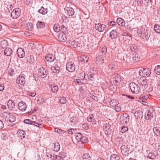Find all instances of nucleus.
Returning a JSON list of instances; mask_svg holds the SVG:
<instances>
[{"instance_id":"nucleus-1","label":"nucleus","mask_w":160,"mask_h":160,"mask_svg":"<svg viewBox=\"0 0 160 160\" xmlns=\"http://www.w3.org/2000/svg\"><path fill=\"white\" fill-rule=\"evenodd\" d=\"M4 118L7 122H13L16 120L15 117L11 113L8 112H4L3 113Z\"/></svg>"},{"instance_id":"nucleus-2","label":"nucleus","mask_w":160,"mask_h":160,"mask_svg":"<svg viewBox=\"0 0 160 160\" xmlns=\"http://www.w3.org/2000/svg\"><path fill=\"white\" fill-rule=\"evenodd\" d=\"M151 73V70L148 68H143L142 70L141 69L139 71V74L143 77H148Z\"/></svg>"},{"instance_id":"nucleus-3","label":"nucleus","mask_w":160,"mask_h":160,"mask_svg":"<svg viewBox=\"0 0 160 160\" xmlns=\"http://www.w3.org/2000/svg\"><path fill=\"white\" fill-rule=\"evenodd\" d=\"M53 28L54 31L57 32H59L60 31L66 32L67 31V28H65L64 26L62 25L60 26L58 24H56L54 25Z\"/></svg>"},{"instance_id":"nucleus-4","label":"nucleus","mask_w":160,"mask_h":160,"mask_svg":"<svg viewBox=\"0 0 160 160\" xmlns=\"http://www.w3.org/2000/svg\"><path fill=\"white\" fill-rule=\"evenodd\" d=\"M38 77L43 78L47 76L48 71L45 70V68L41 67L38 69Z\"/></svg>"},{"instance_id":"nucleus-5","label":"nucleus","mask_w":160,"mask_h":160,"mask_svg":"<svg viewBox=\"0 0 160 160\" xmlns=\"http://www.w3.org/2000/svg\"><path fill=\"white\" fill-rule=\"evenodd\" d=\"M21 14V10L19 8L14 9L11 13V17L13 19L18 18Z\"/></svg>"},{"instance_id":"nucleus-6","label":"nucleus","mask_w":160,"mask_h":160,"mask_svg":"<svg viewBox=\"0 0 160 160\" xmlns=\"http://www.w3.org/2000/svg\"><path fill=\"white\" fill-rule=\"evenodd\" d=\"M120 31L119 28H117L115 30H112L110 33V37L112 39L116 38L118 37V34L119 33V31Z\"/></svg>"},{"instance_id":"nucleus-7","label":"nucleus","mask_w":160,"mask_h":160,"mask_svg":"<svg viewBox=\"0 0 160 160\" xmlns=\"http://www.w3.org/2000/svg\"><path fill=\"white\" fill-rule=\"evenodd\" d=\"M95 28L98 31L102 32L105 30L106 26L105 25L98 23L95 24Z\"/></svg>"},{"instance_id":"nucleus-8","label":"nucleus","mask_w":160,"mask_h":160,"mask_svg":"<svg viewBox=\"0 0 160 160\" xmlns=\"http://www.w3.org/2000/svg\"><path fill=\"white\" fill-rule=\"evenodd\" d=\"M25 77L26 76L23 75L22 74L18 77L16 79L17 83L23 86L26 82Z\"/></svg>"},{"instance_id":"nucleus-9","label":"nucleus","mask_w":160,"mask_h":160,"mask_svg":"<svg viewBox=\"0 0 160 160\" xmlns=\"http://www.w3.org/2000/svg\"><path fill=\"white\" fill-rule=\"evenodd\" d=\"M66 69L69 72H72L75 70V66L73 63L68 62L66 65Z\"/></svg>"},{"instance_id":"nucleus-10","label":"nucleus","mask_w":160,"mask_h":160,"mask_svg":"<svg viewBox=\"0 0 160 160\" xmlns=\"http://www.w3.org/2000/svg\"><path fill=\"white\" fill-rule=\"evenodd\" d=\"M18 108L21 111H24L26 110L27 105L26 103L23 101H21L18 103Z\"/></svg>"},{"instance_id":"nucleus-11","label":"nucleus","mask_w":160,"mask_h":160,"mask_svg":"<svg viewBox=\"0 0 160 160\" xmlns=\"http://www.w3.org/2000/svg\"><path fill=\"white\" fill-rule=\"evenodd\" d=\"M58 38L59 41L62 42H65L67 40L66 35L64 32H62L58 34Z\"/></svg>"},{"instance_id":"nucleus-12","label":"nucleus","mask_w":160,"mask_h":160,"mask_svg":"<svg viewBox=\"0 0 160 160\" xmlns=\"http://www.w3.org/2000/svg\"><path fill=\"white\" fill-rule=\"evenodd\" d=\"M46 60L50 62H53L55 59V55L52 54H47L45 57Z\"/></svg>"},{"instance_id":"nucleus-13","label":"nucleus","mask_w":160,"mask_h":160,"mask_svg":"<svg viewBox=\"0 0 160 160\" xmlns=\"http://www.w3.org/2000/svg\"><path fill=\"white\" fill-rule=\"evenodd\" d=\"M128 115L127 113L124 114L122 118H120L121 122L124 124L127 123L129 121Z\"/></svg>"},{"instance_id":"nucleus-14","label":"nucleus","mask_w":160,"mask_h":160,"mask_svg":"<svg viewBox=\"0 0 160 160\" xmlns=\"http://www.w3.org/2000/svg\"><path fill=\"white\" fill-rule=\"evenodd\" d=\"M65 13L69 16H72L74 13V11L73 8L71 7H67L66 8Z\"/></svg>"},{"instance_id":"nucleus-15","label":"nucleus","mask_w":160,"mask_h":160,"mask_svg":"<svg viewBox=\"0 0 160 160\" xmlns=\"http://www.w3.org/2000/svg\"><path fill=\"white\" fill-rule=\"evenodd\" d=\"M17 54L20 58H22L25 56V52L23 49L21 48H18L17 50Z\"/></svg>"},{"instance_id":"nucleus-16","label":"nucleus","mask_w":160,"mask_h":160,"mask_svg":"<svg viewBox=\"0 0 160 160\" xmlns=\"http://www.w3.org/2000/svg\"><path fill=\"white\" fill-rule=\"evenodd\" d=\"M87 78L88 77V74L86 75L84 72H82L79 75L78 77L81 79V80H82L84 82H87Z\"/></svg>"},{"instance_id":"nucleus-17","label":"nucleus","mask_w":160,"mask_h":160,"mask_svg":"<svg viewBox=\"0 0 160 160\" xmlns=\"http://www.w3.org/2000/svg\"><path fill=\"white\" fill-rule=\"evenodd\" d=\"M134 114L135 118L137 119L142 118L143 116V112L140 111H136Z\"/></svg>"},{"instance_id":"nucleus-18","label":"nucleus","mask_w":160,"mask_h":160,"mask_svg":"<svg viewBox=\"0 0 160 160\" xmlns=\"http://www.w3.org/2000/svg\"><path fill=\"white\" fill-rule=\"evenodd\" d=\"M7 105L8 108L10 110H12L15 108V103L12 100H9L8 101Z\"/></svg>"},{"instance_id":"nucleus-19","label":"nucleus","mask_w":160,"mask_h":160,"mask_svg":"<svg viewBox=\"0 0 160 160\" xmlns=\"http://www.w3.org/2000/svg\"><path fill=\"white\" fill-rule=\"evenodd\" d=\"M149 34L150 33H149ZM149 34H149V31H148V29H147L146 30H145V29H144L143 35L141 37L143 38V39H145L146 40H148V36L149 37L150 36Z\"/></svg>"},{"instance_id":"nucleus-20","label":"nucleus","mask_w":160,"mask_h":160,"mask_svg":"<svg viewBox=\"0 0 160 160\" xmlns=\"http://www.w3.org/2000/svg\"><path fill=\"white\" fill-rule=\"evenodd\" d=\"M50 158L52 160H64L62 157H60L59 155H53L52 156L50 154Z\"/></svg>"},{"instance_id":"nucleus-21","label":"nucleus","mask_w":160,"mask_h":160,"mask_svg":"<svg viewBox=\"0 0 160 160\" xmlns=\"http://www.w3.org/2000/svg\"><path fill=\"white\" fill-rule=\"evenodd\" d=\"M129 47L131 51L132 52H134V53L136 52L138 49V47L135 44H132L130 45Z\"/></svg>"},{"instance_id":"nucleus-22","label":"nucleus","mask_w":160,"mask_h":160,"mask_svg":"<svg viewBox=\"0 0 160 160\" xmlns=\"http://www.w3.org/2000/svg\"><path fill=\"white\" fill-rule=\"evenodd\" d=\"M48 12V9L47 8H44L43 6H42L40 9H39L38 12L42 14V15H45Z\"/></svg>"},{"instance_id":"nucleus-23","label":"nucleus","mask_w":160,"mask_h":160,"mask_svg":"<svg viewBox=\"0 0 160 160\" xmlns=\"http://www.w3.org/2000/svg\"><path fill=\"white\" fill-rule=\"evenodd\" d=\"M36 26L38 29H42L45 27V24L44 22L38 21L37 23Z\"/></svg>"},{"instance_id":"nucleus-24","label":"nucleus","mask_w":160,"mask_h":160,"mask_svg":"<svg viewBox=\"0 0 160 160\" xmlns=\"http://www.w3.org/2000/svg\"><path fill=\"white\" fill-rule=\"evenodd\" d=\"M12 52V50L10 48H7L4 50V54L7 56H9Z\"/></svg>"},{"instance_id":"nucleus-25","label":"nucleus","mask_w":160,"mask_h":160,"mask_svg":"<svg viewBox=\"0 0 160 160\" xmlns=\"http://www.w3.org/2000/svg\"><path fill=\"white\" fill-rule=\"evenodd\" d=\"M129 85L130 90H137L138 89V86L135 83L131 82Z\"/></svg>"},{"instance_id":"nucleus-26","label":"nucleus","mask_w":160,"mask_h":160,"mask_svg":"<svg viewBox=\"0 0 160 160\" xmlns=\"http://www.w3.org/2000/svg\"><path fill=\"white\" fill-rule=\"evenodd\" d=\"M78 42H76L74 40H70L69 42V43L71 46L74 48H77Z\"/></svg>"},{"instance_id":"nucleus-27","label":"nucleus","mask_w":160,"mask_h":160,"mask_svg":"<svg viewBox=\"0 0 160 160\" xmlns=\"http://www.w3.org/2000/svg\"><path fill=\"white\" fill-rule=\"evenodd\" d=\"M117 22L118 25L119 26H124L125 25V21L123 19L120 18H118L117 19Z\"/></svg>"},{"instance_id":"nucleus-28","label":"nucleus","mask_w":160,"mask_h":160,"mask_svg":"<svg viewBox=\"0 0 160 160\" xmlns=\"http://www.w3.org/2000/svg\"><path fill=\"white\" fill-rule=\"evenodd\" d=\"M79 130L78 129L75 128H71L68 129L67 130V131L68 132V133L71 135H72L75 133H76Z\"/></svg>"},{"instance_id":"nucleus-29","label":"nucleus","mask_w":160,"mask_h":160,"mask_svg":"<svg viewBox=\"0 0 160 160\" xmlns=\"http://www.w3.org/2000/svg\"><path fill=\"white\" fill-rule=\"evenodd\" d=\"M118 101L115 99L112 100L109 102L110 105L112 107H114L116 106V105H118Z\"/></svg>"},{"instance_id":"nucleus-30","label":"nucleus","mask_w":160,"mask_h":160,"mask_svg":"<svg viewBox=\"0 0 160 160\" xmlns=\"http://www.w3.org/2000/svg\"><path fill=\"white\" fill-rule=\"evenodd\" d=\"M153 114L151 112V111H150L149 110L147 113V114L145 115V118L146 120H150L151 117H152Z\"/></svg>"},{"instance_id":"nucleus-31","label":"nucleus","mask_w":160,"mask_h":160,"mask_svg":"<svg viewBox=\"0 0 160 160\" xmlns=\"http://www.w3.org/2000/svg\"><path fill=\"white\" fill-rule=\"evenodd\" d=\"M104 60V58L103 55H99L96 57V60L98 62V64L102 63Z\"/></svg>"},{"instance_id":"nucleus-32","label":"nucleus","mask_w":160,"mask_h":160,"mask_svg":"<svg viewBox=\"0 0 160 160\" xmlns=\"http://www.w3.org/2000/svg\"><path fill=\"white\" fill-rule=\"evenodd\" d=\"M18 133L19 137H21V139H22V138H24L25 137L26 135L25 131L22 130H19L18 131Z\"/></svg>"},{"instance_id":"nucleus-33","label":"nucleus","mask_w":160,"mask_h":160,"mask_svg":"<svg viewBox=\"0 0 160 160\" xmlns=\"http://www.w3.org/2000/svg\"><path fill=\"white\" fill-rule=\"evenodd\" d=\"M26 28L30 31H32L34 28L33 25L32 23L28 22L26 25Z\"/></svg>"},{"instance_id":"nucleus-34","label":"nucleus","mask_w":160,"mask_h":160,"mask_svg":"<svg viewBox=\"0 0 160 160\" xmlns=\"http://www.w3.org/2000/svg\"><path fill=\"white\" fill-rule=\"evenodd\" d=\"M54 151L56 152H58L59 151L60 149V145L59 143L57 142H56L54 143Z\"/></svg>"},{"instance_id":"nucleus-35","label":"nucleus","mask_w":160,"mask_h":160,"mask_svg":"<svg viewBox=\"0 0 160 160\" xmlns=\"http://www.w3.org/2000/svg\"><path fill=\"white\" fill-rule=\"evenodd\" d=\"M134 53L135 54L133 53L132 55V58L134 61H138L140 58V56L138 53Z\"/></svg>"},{"instance_id":"nucleus-36","label":"nucleus","mask_w":160,"mask_h":160,"mask_svg":"<svg viewBox=\"0 0 160 160\" xmlns=\"http://www.w3.org/2000/svg\"><path fill=\"white\" fill-rule=\"evenodd\" d=\"M59 69V68L58 67H52L51 68V69L52 71L53 72L55 73H58L60 72Z\"/></svg>"},{"instance_id":"nucleus-37","label":"nucleus","mask_w":160,"mask_h":160,"mask_svg":"<svg viewBox=\"0 0 160 160\" xmlns=\"http://www.w3.org/2000/svg\"><path fill=\"white\" fill-rule=\"evenodd\" d=\"M82 158L83 160H90L91 157L88 153H85L83 155Z\"/></svg>"},{"instance_id":"nucleus-38","label":"nucleus","mask_w":160,"mask_h":160,"mask_svg":"<svg viewBox=\"0 0 160 160\" xmlns=\"http://www.w3.org/2000/svg\"><path fill=\"white\" fill-rule=\"evenodd\" d=\"M110 160H120V158L116 154H113L111 156Z\"/></svg>"},{"instance_id":"nucleus-39","label":"nucleus","mask_w":160,"mask_h":160,"mask_svg":"<svg viewBox=\"0 0 160 160\" xmlns=\"http://www.w3.org/2000/svg\"><path fill=\"white\" fill-rule=\"evenodd\" d=\"M82 134L81 133L77 132L75 133V136L77 140L79 141L82 138Z\"/></svg>"},{"instance_id":"nucleus-40","label":"nucleus","mask_w":160,"mask_h":160,"mask_svg":"<svg viewBox=\"0 0 160 160\" xmlns=\"http://www.w3.org/2000/svg\"><path fill=\"white\" fill-rule=\"evenodd\" d=\"M116 76L114 77V81L116 82L119 83L121 81V77L120 75L116 74Z\"/></svg>"},{"instance_id":"nucleus-41","label":"nucleus","mask_w":160,"mask_h":160,"mask_svg":"<svg viewBox=\"0 0 160 160\" xmlns=\"http://www.w3.org/2000/svg\"><path fill=\"white\" fill-rule=\"evenodd\" d=\"M156 157V155L154 152H150L148 155V158L149 159H154Z\"/></svg>"},{"instance_id":"nucleus-42","label":"nucleus","mask_w":160,"mask_h":160,"mask_svg":"<svg viewBox=\"0 0 160 160\" xmlns=\"http://www.w3.org/2000/svg\"><path fill=\"white\" fill-rule=\"evenodd\" d=\"M154 70L157 74L160 75V65H158L156 66L154 68Z\"/></svg>"},{"instance_id":"nucleus-43","label":"nucleus","mask_w":160,"mask_h":160,"mask_svg":"<svg viewBox=\"0 0 160 160\" xmlns=\"http://www.w3.org/2000/svg\"><path fill=\"white\" fill-rule=\"evenodd\" d=\"M154 30L158 33H160V26L158 24H155L154 26Z\"/></svg>"},{"instance_id":"nucleus-44","label":"nucleus","mask_w":160,"mask_h":160,"mask_svg":"<svg viewBox=\"0 0 160 160\" xmlns=\"http://www.w3.org/2000/svg\"><path fill=\"white\" fill-rule=\"evenodd\" d=\"M88 78L89 81L91 83L93 82L94 81H95L96 79L95 78L94 76L92 74H91L89 75V78Z\"/></svg>"},{"instance_id":"nucleus-45","label":"nucleus","mask_w":160,"mask_h":160,"mask_svg":"<svg viewBox=\"0 0 160 160\" xmlns=\"http://www.w3.org/2000/svg\"><path fill=\"white\" fill-rule=\"evenodd\" d=\"M54 131L59 134H63L64 133V131L58 128H54Z\"/></svg>"},{"instance_id":"nucleus-46","label":"nucleus","mask_w":160,"mask_h":160,"mask_svg":"<svg viewBox=\"0 0 160 160\" xmlns=\"http://www.w3.org/2000/svg\"><path fill=\"white\" fill-rule=\"evenodd\" d=\"M108 68L109 69L112 70L115 67V64L112 62H109V65H108Z\"/></svg>"},{"instance_id":"nucleus-47","label":"nucleus","mask_w":160,"mask_h":160,"mask_svg":"<svg viewBox=\"0 0 160 160\" xmlns=\"http://www.w3.org/2000/svg\"><path fill=\"white\" fill-rule=\"evenodd\" d=\"M154 133L156 135L158 136H160V131L156 128H154L153 129Z\"/></svg>"},{"instance_id":"nucleus-48","label":"nucleus","mask_w":160,"mask_h":160,"mask_svg":"<svg viewBox=\"0 0 160 160\" xmlns=\"http://www.w3.org/2000/svg\"><path fill=\"white\" fill-rule=\"evenodd\" d=\"M59 102L61 104H64L66 103L67 100L64 97H62L59 99Z\"/></svg>"},{"instance_id":"nucleus-49","label":"nucleus","mask_w":160,"mask_h":160,"mask_svg":"<svg viewBox=\"0 0 160 160\" xmlns=\"http://www.w3.org/2000/svg\"><path fill=\"white\" fill-rule=\"evenodd\" d=\"M141 84L142 85V87L144 88H147L148 85L147 84V81L146 79L143 80L141 82Z\"/></svg>"},{"instance_id":"nucleus-50","label":"nucleus","mask_w":160,"mask_h":160,"mask_svg":"<svg viewBox=\"0 0 160 160\" xmlns=\"http://www.w3.org/2000/svg\"><path fill=\"white\" fill-rule=\"evenodd\" d=\"M49 87L51 88V90H58V87L54 84L50 85Z\"/></svg>"},{"instance_id":"nucleus-51","label":"nucleus","mask_w":160,"mask_h":160,"mask_svg":"<svg viewBox=\"0 0 160 160\" xmlns=\"http://www.w3.org/2000/svg\"><path fill=\"white\" fill-rule=\"evenodd\" d=\"M8 42L5 40L2 41L1 42V46L2 48H5V47L7 45Z\"/></svg>"},{"instance_id":"nucleus-52","label":"nucleus","mask_w":160,"mask_h":160,"mask_svg":"<svg viewBox=\"0 0 160 160\" xmlns=\"http://www.w3.org/2000/svg\"><path fill=\"white\" fill-rule=\"evenodd\" d=\"M24 122L25 123L32 125V124L33 121L29 119H26L24 121Z\"/></svg>"},{"instance_id":"nucleus-53","label":"nucleus","mask_w":160,"mask_h":160,"mask_svg":"<svg viewBox=\"0 0 160 160\" xmlns=\"http://www.w3.org/2000/svg\"><path fill=\"white\" fill-rule=\"evenodd\" d=\"M128 130V128L127 127L123 126L121 129V132L122 133H124L127 131Z\"/></svg>"},{"instance_id":"nucleus-54","label":"nucleus","mask_w":160,"mask_h":160,"mask_svg":"<svg viewBox=\"0 0 160 160\" xmlns=\"http://www.w3.org/2000/svg\"><path fill=\"white\" fill-rule=\"evenodd\" d=\"M88 57L84 56L83 58H82V60H81V61L82 62H88Z\"/></svg>"},{"instance_id":"nucleus-55","label":"nucleus","mask_w":160,"mask_h":160,"mask_svg":"<svg viewBox=\"0 0 160 160\" xmlns=\"http://www.w3.org/2000/svg\"><path fill=\"white\" fill-rule=\"evenodd\" d=\"M80 141L84 143H86L88 141V139L86 137L82 136V138H81Z\"/></svg>"},{"instance_id":"nucleus-56","label":"nucleus","mask_w":160,"mask_h":160,"mask_svg":"<svg viewBox=\"0 0 160 160\" xmlns=\"http://www.w3.org/2000/svg\"><path fill=\"white\" fill-rule=\"evenodd\" d=\"M155 89L160 90V80L158 81L156 86L155 87Z\"/></svg>"},{"instance_id":"nucleus-57","label":"nucleus","mask_w":160,"mask_h":160,"mask_svg":"<svg viewBox=\"0 0 160 160\" xmlns=\"http://www.w3.org/2000/svg\"><path fill=\"white\" fill-rule=\"evenodd\" d=\"M101 52L102 53L105 54L107 52V48L106 47H104L102 48L101 50Z\"/></svg>"},{"instance_id":"nucleus-58","label":"nucleus","mask_w":160,"mask_h":160,"mask_svg":"<svg viewBox=\"0 0 160 160\" xmlns=\"http://www.w3.org/2000/svg\"><path fill=\"white\" fill-rule=\"evenodd\" d=\"M27 93L29 95L33 97H34L36 94V93L35 92H32L29 91H28Z\"/></svg>"},{"instance_id":"nucleus-59","label":"nucleus","mask_w":160,"mask_h":160,"mask_svg":"<svg viewBox=\"0 0 160 160\" xmlns=\"http://www.w3.org/2000/svg\"><path fill=\"white\" fill-rule=\"evenodd\" d=\"M115 109L117 112H119L120 111L121 109L120 107L118 105H116V106L114 107Z\"/></svg>"},{"instance_id":"nucleus-60","label":"nucleus","mask_w":160,"mask_h":160,"mask_svg":"<svg viewBox=\"0 0 160 160\" xmlns=\"http://www.w3.org/2000/svg\"><path fill=\"white\" fill-rule=\"evenodd\" d=\"M148 98V95L146 96H143L141 95L140 97V99H142V100H147Z\"/></svg>"},{"instance_id":"nucleus-61","label":"nucleus","mask_w":160,"mask_h":160,"mask_svg":"<svg viewBox=\"0 0 160 160\" xmlns=\"http://www.w3.org/2000/svg\"><path fill=\"white\" fill-rule=\"evenodd\" d=\"M10 60L14 62L16 61L17 60V56L15 55L12 56L11 57Z\"/></svg>"},{"instance_id":"nucleus-62","label":"nucleus","mask_w":160,"mask_h":160,"mask_svg":"<svg viewBox=\"0 0 160 160\" xmlns=\"http://www.w3.org/2000/svg\"><path fill=\"white\" fill-rule=\"evenodd\" d=\"M82 127L83 128L86 130L88 129V125L86 123L83 124L82 125Z\"/></svg>"},{"instance_id":"nucleus-63","label":"nucleus","mask_w":160,"mask_h":160,"mask_svg":"<svg viewBox=\"0 0 160 160\" xmlns=\"http://www.w3.org/2000/svg\"><path fill=\"white\" fill-rule=\"evenodd\" d=\"M142 28L140 29H138L137 30V32L138 33V36L139 37H142V35L141 34V32H142V30H141Z\"/></svg>"},{"instance_id":"nucleus-64","label":"nucleus","mask_w":160,"mask_h":160,"mask_svg":"<svg viewBox=\"0 0 160 160\" xmlns=\"http://www.w3.org/2000/svg\"><path fill=\"white\" fill-rule=\"evenodd\" d=\"M93 117V116L92 115H90L89 117H88L87 118L88 121L89 122H92V120Z\"/></svg>"}]
</instances>
